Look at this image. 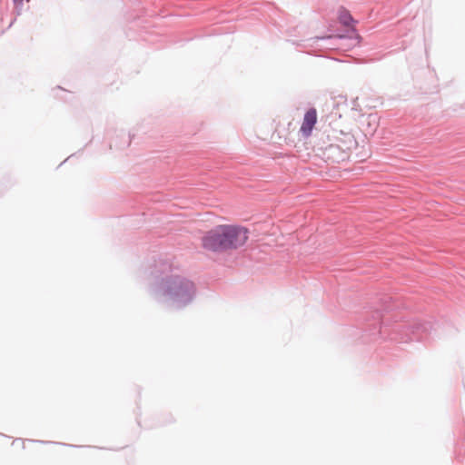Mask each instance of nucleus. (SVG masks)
I'll return each instance as SVG.
<instances>
[{
  "mask_svg": "<svg viewBox=\"0 0 465 465\" xmlns=\"http://www.w3.org/2000/svg\"><path fill=\"white\" fill-rule=\"evenodd\" d=\"M154 282L151 285V293L156 300L163 298L173 310H183L196 297V287L186 277L173 274L169 262L160 261L151 271Z\"/></svg>",
  "mask_w": 465,
  "mask_h": 465,
  "instance_id": "1",
  "label": "nucleus"
},
{
  "mask_svg": "<svg viewBox=\"0 0 465 465\" xmlns=\"http://www.w3.org/2000/svg\"><path fill=\"white\" fill-rule=\"evenodd\" d=\"M401 307V303L395 301L389 294H381L377 297L371 304L363 307L359 312L356 311L358 321L362 325L361 331L371 340L381 338L388 340L391 315L394 311Z\"/></svg>",
  "mask_w": 465,
  "mask_h": 465,
  "instance_id": "2",
  "label": "nucleus"
},
{
  "mask_svg": "<svg viewBox=\"0 0 465 465\" xmlns=\"http://www.w3.org/2000/svg\"><path fill=\"white\" fill-rule=\"evenodd\" d=\"M250 237V230L239 223H224L213 226L201 238L203 249L223 253L243 247Z\"/></svg>",
  "mask_w": 465,
  "mask_h": 465,
  "instance_id": "3",
  "label": "nucleus"
},
{
  "mask_svg": "<svg viewBox=\"0 0 465 465\" xmlns=\"http://www.w3.org/2000/svg\"><path fill=\"white\" fill-rule=\"evenodd\" d=\"M400 319L399 313H392L388 340L400 343L421 341L434 330V325L429 321L412 319L399 322Z\"/></svg>",
  "mask_w": 465,
  "mask_h": 465,
  "instance_id": "4",
  "label": "nucleus"
},
{
  "mask_svg": "<svg viewBox=\"0 0 465 465\" xmlns=\"http://www.w3.org/2000/svg\"><path fill=\"white\" fill-rule=\"evenodd\" d=\"M339 22L341 25L346 26L347 28L344 29H338L335 33V35H325L321 36H314L310 38L308 41L312 42V44H316L319 41L322 40H330L333 37L339 40H348L351 42L350 45L351 47H354L360 44L361 41V37L357 31L356 28L352 27L357 21L352 17L351 14L349 10H347L344 7H341L339 10Z\"/></svg>",
  "mask_w": 465,
  "mask_h": 465,
  "instance_id": "5",
  "label": "nucleus"
},
{
  "mask_svg": "<svg viewBox=\"0 0 465 465\" xmlns=\"http://www.w3.org/2000/svg\"><path fill=\"white\" fill-rule=\"evenodd\" d=\"M317 155L328 163H340L349 160V154L336 143L326 145H318Z\"/></svg>",
  "mask_w": 465,
  "mask_h": 465,
  "instance_id": "6",
  "label": "nucleus"
},
{
  "mask_svg": "<svg viewBox=\"0 0 465 465\" xmlns=\"http://www.w3.org/2000/svg\"><path fill=\"white\" fill-rule=\"evenodd\" d=\"M317 124V110L315 107H310L305 111L302 123L300 127L299 133L302 137L308 139Z\"/></svg>",
  "mask_w": 465,
  "mask_h": 465,
  "instance_id": "7",
  "label": "nucleus"
},
{
  "mask_svg": "<svg viewBox=\"0 0 465 465\" xmlns=\"http://www.w3.org/2000/svg\"><path fill=\"white\" fill-rule=\"evenodd\" d=\"M337 144L344 150L347 154L350 155L352 149L356 148L358 143L354 137V135L351 133H343L341 132V137L337 138Z\"/></svg>",
  "mask_w": 465,
  "mask_h": 465,
  "instance_id": "8",
  "label": "nucleus"
},
{
  "mask_svg": "<svg viewBox=\"0 0 465 465\" xmlns=\"http://www.w3.org/2000/svg\"><path fill=\"white\" fill-rule=\"evenodd\" d=\"M14 5L15 17L11 19L5 29L0 31V35L4 34L5 30L9 29L16 20V17L21 15L23 12L24 1L25 0H12Z\"/></svg>",
  "mask_w": 465,
  "mask_h": 465,
  "instance_id": "9",
  "label": "nucleus"
},
{
  "mask_svg": "<svg viewBox=\"0 0 465 465\" xmlns=\"http://www.w3.org/2000/svg\"><path fill=\"white\" fill-rule=\"evenodd\" d=\"M32 442L41 443V444H60L64 446H68L72 448H79L78 445H73V444H66V443H61V442H55V441H50V440H31Z\"/></svg>",
  "mask_w": 465,
  "mask_h": 465,
  "instance_id": "10",
  "label": "nucleus"
},
{
  "mask_svg": "<svg viewBox=\"0 0 465 465\" xmlns=\"http://www.w3.org/2000/svg\"><path fill=\"white\" fill-rule=\"evenodd\" d=\"M135 137V134H132V133H128L127 134V138H128V141L126 142V143L123 146V148L124 147H128L130 145V143L134 141Z\"/></svg>",
  "mask_w": 465,
  "mask_h": 465,
  "instance_id": "11",
  "label": "nucleus"
},
{
  "mask_svg": "<svg viewBox=\"0 0 465 465\" xmlns=\"http://www.w3.org/2000/svg\"><path fill=\"white\" fill-rule=\"evenodd\" d=\"M74 156V153L71 154L70 156H68L64 161H63L59 166H61L62 164H64L65 162H67L68 160H70L72 157Z\"/></svg>",
  "mask_w": 465,
  "mask_h": 465,
  "instance_id": "12",
  "label": "nucleus"
},
{
  "mask_svg": "<svg viewBox=\"0 0 465 465\" xmlns=\"http://www.w3.org/2000/svg\"><path fill=\"white\" fill-rule=\"evenodd\" d=\"M121 135H122L123 137H125V136H126V134H125V132H124V131H121Z\"/></svg>",
  "mask_w": 465,
  "mask_h": 465,
  "instance_id": "13",
  "label": "nucleus"
},
{
  "mask_svg": "<svg viewBox=\"0 0 465 465\" xmlns=\"http://www.w3.org/2000/svg\"><path fill=\"white\" fill-rule=\"evenodd\" d=\"M357 101H358V98H355V99L353 100V105H356Z\"/></svg>",
  "mask_w": 465,
  "mask_h": 465,
  "instance_id": "14",
  "label": "nucleus"
},
{
  "mask_svg": "<svg viewBox=\"0 0 465 465\" xmlns=\"http://www.w3.org/2000/svg\"><path fill=\"white\" fill-rule=\"evenodd\" d=\"M0 22H1V23H4V17H3V15L0 17Z\"/></svg>",
  "mask_w": 465,
  "mask_h": 465,
  "instance_id": "15",
  "label": "nucleus"
}]
</instances>
